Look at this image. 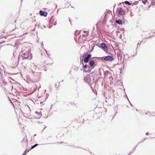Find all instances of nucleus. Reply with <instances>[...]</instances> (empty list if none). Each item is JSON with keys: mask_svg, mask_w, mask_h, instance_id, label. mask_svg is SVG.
Segmentation results:
<instances>
[{"mask_svg": "<svg viewBox=\"0 0 155 155\" xmlns=\"http://www.w3.org/2000/svg\"><path fill=\"white\" fill-rule=\"evenodd\" d=\"M114 59V58L111 56H107L104 58V59L106 61H112Z\"/></svg>", "mask_w": 155, "mask_h": 155, "instance_id": "nucleus-1", "label": "nucleus"}, {"mask_svg": "<svg viewBox=\"0 0 155 155\" xmlns=\"http://www.w3.org/2000/svg\"><path fill=\"white\" fill-rule=\"evenodd\" d=\"M89 68H91V69H93L94 67V61L92 60L89 63Z\"/></svg>", "mask_w": 155, "mask_h": 155, "instance_id": "nucleus-2", "label": "nucleus"}, {"mask_svg": "<svg viewBox=\"0 0 155 155\" xmlns=\"http://www.w3.org/2000/svg\"><path fill=\"white\" fill-rule=\"evenodd\" d=\"M118 12L120 15H123L124 14H125L124 11V9L122 8H119L118 9Z\"/></svg>", "mask_w": 155, "mask_h": 155, "instance_id": "nucleus-3", "label": "nucleus"}, {"mask_svg": "<svg viewBox=\"0 0 155 155\" xmlns=\"http://www.w3.org/2000/svg\"><path fill=\"white\" fill-rule=\"evenodd\" d=\"M91 54H88L87 56L84 58V62L87 63L88 62L89 59L91 57Z\"/></svg>", "mask_w": 155, "mask_h": 155, "instance_id": "nucleus-4", "label": "nucleus"}, {"mask_svg": "<svg viewBox=\"0 0 155 155\" xmlns=\"http://www.w3.org/2000/svg\"><path fill=\"white\" fill-rule=\"evenodd\" d=\"M39 13L41 15L44 16H46L48 14L47 12H44L42 10H41L40 11Z\"/></svg>", "mask_w": 155, "mask_h": 155, "instance_id": "nucleus-5", "label": "nucleus"}, {"mask_svg": "<svg viewBox=\"0 0 155 155\" xmlns=\"http://www.w3.org/2000/svg\"><path fill=\"white\" fill-rule=\"evenodd\" d=\"M22 56L24 58L26 59L28 58V53L27 52H26L25 53H24Z\"/></svg>", "mask_w": 155, "mask_h": 155, "instance_id": "nucleus-6", "label": "nucleus"}, {"mask_svg": "<svg viewBox=\"0 0 155 155\" xmlns=\"http://www.w3.org/2000/svg\"><path fill=\"white\" fill-rule=\"evenodd\" d=\"M101 47L104 48L105 50H107V48L105 44L103 43H101Z\"/></svg>", "mask_w": 155, "mask_h": 155, "instance_id": "nucleus-7", "label": "nucleus"}, {"mask_svg": "<svg viewBox=\"0 0 155 155\" xmlns=\"http://www.w3.org/2000/svg\"><path fill=\"white\" fill-rule=\"evenodd\" d=\"M85 79L87 80L88 83L90 82V76L89 75H87L85 78Z\"/></svg>", "mask_w": 155, "mask_h": 155, "instance_id": "nucleus-8", "label": "nucleus"}, {"mask_svg": "<svg viewBox=\"0 0 155 155\" xmlns=\"http://www.w3.org/2000/svg\"><path fill=\"white\" fill-rule=\"evenodd\" d=\"M84 32L85 33L84 34L82 35V37H87L88 35V32H87L86 31H84Z\"/></svg>", "mask_w": 155, "mask_h": 155, "instance_id": "nucleus-9", "label": "nucleus"}, {"mask_svg": "<svg viewBox=\"0 0 155 155\" xmlns=\"http://www.w3.org/2000/svg\"><path fill=\"white\" fill-rule=\"evenodd\" d=\"M122 20H116V22L119 24H122Z\"/></svg>", "mask_w": 155, "mask_h": 155, "instance_id": "nucleus-10", "label": "nucleus"}, {"mask_svg": "<svg viewBox=\"0 0 155 155\" xmlns=\"http://www.w3.org/2000/svg\"><path fill=\"white\" fill-rule=\"evenodd\" d=\"M38 144H35L30 149L28 150V151L32 149H33V148H34V147H36L37 146H38Z\"/></svg>", "mask_w": 155, "mask_h": 155, "instance_id": "nucleus-11", "label": "nucleus"}, {"mask_svg": "<svg viewBox=\"0 0 155 155\" xmlns=\"http://www.w3.org/2000/svg\"><path fill=\"white\" fill-rule=\"evenodd\" d=\"M142 2L144 4H147V0H142Z\"/></svg>", "mask_w": 155, "mask_h": 155, "instance_id": "nucleus-12", "label": "nucleus"}, {"mask_svg": "<svg viewBox=\"0 0 155 155\" xmlns=\"http://www.w3.org/2000/svg\"><path fill=\"white\" fill-rule=\"evenodd\" d=\"M124 3H125V4H128V5H130L131 4V3H130L129 2L127 1H125L124 2Z\"/></svg>", "mask_w": 155, "mask_h": 155, "instance_id": "nucleus-13", "label": "nucleus"}, {"mask_svg": "<svg viewBox=\"0 0 155 155\" xmlns=\"http://www.w3.org/2000/svg\"><path fill=\"white\" fill-rule=\"evenodd\" d=\"M84 71L85 72H90V71H87L85 70H84Z\"/></svg>", "mask_w": 155, "mask_h": 155, "instance_id": "nucleus-14", "label": "nucleus"}, {"mask_svg": "<svg viewBox=\"0 0 155 155\" xmlns=\"http://www.w3.org/2000/svg\"><path fill=\"white\" fill-rule=\"evenodd\" d=\"M87 64H86L85 65H84L83 67L84 68H86L87 67Z\"/></svg>", "mask_w": 155, "mask_h": 155, "instance_id": "nucleus-15", "label": "nucleus"}, {"mask_svg": "<svg viewBox=\"0 0 155 155\" xmlns=\"http://www.w3.org/2000/svg\"><path fill=\"white\" fill-rule=\"evenodd\" d=\"M138 2H135L134 3H133V4H134V5L137 4L138 3Z\"/></svg>", "mask_w": 155, "mask_h": 155, "instance_id": "nucleus-16", "label": "nucleus"}, {"mask_svg": "<svg viewBox=\"0 0 155 155\" xmlns=\"http://www.w3.org/2000/svg\"><path fill=\"white\" fill-rule=\"evenodd\" d=\"M152 4L153 5H155V3H154V4H153L152 3Z\"/></svg>", "mask_w": 155, "mask_h": 155, "instance_id": "nucleus-17", "label": "nucleus"}, {"mask_svg": "<svg viewBox=\"0 0 155 155\" xmlns=\"http://www.w3.org/2000/svg\"><path fill=\"white\" fill-rule=\"evenodd\" d=\"M23 155H25V154H24H24H23Z\"/></svg>", "mask_w": 155, "mask_h": 155, "instance_id": "nucleus-18", "label": "nucleus"}]
</instances>
